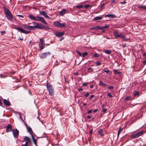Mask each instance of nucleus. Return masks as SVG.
I'll return each mask as SVG.
<instances>
[{"label":"nucleus","instance_id":"2f4dec72","mask_svg":"<svg viewBox=\"0 0 146 146\" xmlns=\"http://www.w3.org/2000/svg\"><path fill=\"white\" fill-rule=\"evenodd\" d=\"M124 36V35H122V34L120 33L119 34L117 38H123V36Z\"/></svg>","mask_w":146,"mask_h":146},{"label":"nucleus","instance_id":"774afa93","mask_svg":"<svg viewBox=\"0 0 146 146\" xmlns=\"http://www.w3.org/2000/svg\"><path fill=\"white\" fill-rule=\"evenodd\" d=\"M18 40H23V39H22V38H19L18 39Z\"/></svg>","mask_w":146,"mask_h":146},{"label":"nucleus","instance_id":"9d476101","mask_svg":"<svg viewBox=\"0 0 146 146\" xmlns=\"http://www.w3.org/2000/svg\"><path fill=\"white\" fill-rule=\"evenodd\" d=\"M12 125L11 124L8 125L6 127V132H8L12 131Z\"/></svg>","mask_w":146,"mask_h":146},{"label":"nucleus","instance_id":"7c9ffc66","mask_svg":"<svg viewBox=\"0 0 146 146\" xmlns=\"http://www.w3.org/2000/svg\"><path fill=\"white\" fill-rule=\"evenodd\" d=\"M99 134L101 136H103V133H102V129H100L98 131Z\"/></svg>","mask_w":146,"mask_h":146},{"label":"nucleus","instance_id":"bb28decb","mask_svg":"<svg viewBox=\"0 0 146 146\" xmlns=\"http://www.w3.org/2000/svg\"><path fill=\"white\" fill-rule=\"evenodd\" d=\"M123 128H120L118 131V133L117 134V136L118 137L120 133L121 132L123 131Z\"/></svg>","mask_w":146,"mask_h":146},{"label":"nucleus","instance_id":"79ce46f5","mask_svg":"<svg viewBox=\"0 0 146 146\" xmlns=\"http://www.w3.org/2000/svg\"><path fill=\"white\" fill-rule=\"evenodd\" d=\"M96 64L98 66H100L101 64V63L98 61H96Z\"/></svg>","mask_w":146,"mask_h":146},{"label":"nucleus","instance_id":"4be33fe9","mask_svg":"<svg viewBox=\"0 0 146 146\" xmlns=\"http://www.w3.org/2000/svg\"><path fill=\"white\" fill-rule=\"evenodd\" d=\"M29 17L30 19L32 20L35 21V20L36 18H35V17H34L32 14H29Z\"/></svg>","mask_w":146,"mask_h":146},{"label":"nucleus","instance_id":"5fc2aeb1","mask_svg":"<svg viewBox=\"0 0 146 146\" xmlns=\"http://www.w3.org/2000/svg\"><path fill=\"white\" fill-rule=\"evenodd\" d=\"M92 110H89V111H88V114L90 113H92Z\"/></svg>","mask_w":146,"mask_h":146},{"label":"nucleus","instance_id":"69168bd1","mask_svg":"<svg viewBox=\"0 0 146 146\" xmlns=\"http://www.w3.org/2000/svg\"><path fill=\"white\" fill-rule=\"evenodd\" d=\"M92 130H90V134H92Z\"/></svg>","mask_w":146,"mask_h":146},{"label":"nucleus","instance_id":"473e14b6","mask_svg":"<svg viewBox=\"0 0 146 146\" xmlns=\"http://www.w3.org/2000/svg\"><path fill=\"white\" fill-rule=\"evenodd\" d=\"M130 99H131V97H130V96H127V97H126L125 98V101H127V100H130Z\"/></svg>","mask_w":146,"mask_h":146},{"label":"nucleus","instance_id":"f257e3e1","mask_svg":"<svg viewBox=\"0 0 146 146\" xmlns=\"http://www.w3.org/2000/svg\"><path fill=\"white\" fill-rule=\"evenodd\" d=\"M4 11L7 18L9 20L11 21L13 20V16L12 13L10 12L9 10L5 7H3Z\"/></svg>","mask_w":146,"mask_h":146},{"label":"nucleus","instance_id":"3c124183","mask_svg":"<svg viewBox=\"0 0 146 146\" xmlns=\"http://www.w3.org/2000/svg\"><path fill=\"white\" fill-rule=\"evenodd\" d=\"M5 33H6V31H1V35H3Z\"/></svg>","mask_w":146,"mask_h":146},{"label":"nucleus","instance_id":"ddd939ff","mask_svg":"<svg viewBox=\"0 0 146 146\" xmlns=\"http://www.w3.org/2000/svg\"><path fill=\"white\" fill-rule=\"evenodd\" d=\"M40 14L41 15L44 16L46 18H50V17L48 16L46 13L44 11H40Z\"/></svg>","mask_w":146,"mask_h":146},{"label":"nucleus","instance_id":"f704fd0d","mask_svg":"<svg viewBox=\"0 0 146 146\" xmlns=\"http://www.w3.org/2000/svg\"><path fill=\"white\" fill-rule=\"evenodd\" d=\"M40 42L41 44H44V40L42 38H41L40 39Z\"/></svg>","mask_w":146,"mask_h":146},{"label":"nucleus","instance_id":"de8ad7c7","mask_svg":"<svg viewBox=\"0 0 146 146\" xmlns=\"http://www.w3.org/2000/svg\"><path fill=\"white\" fill-rule=\"evenodd\" d=\"M107 88L108 89L110 90L111 89H113V86H110L108 87Z\"/></svg>","mask_w":146,"mask_h":146},{"label":"nucleus","instance_id":"7ed1b4c3","mask_svg":"<svg viewBox=\"0 0 146 146\" xmlns=\"http://www.w3.org/2000/svg\"><path fill=\"white\" fill-rule=\"evenodd\" d=\"M34 29L36 28L39 29H42L43 28L50 29V28L47 26H45L44 25H43L41 23H37L36 25L35 26H33Z\"/></svg>","mask_w":146,"mask_h":146},{"label":"nucleus","instance_id":"c85d7f7f","mask_svg":"<svg viewBox=\"0 0 146 146\" xmlns=\"http://www.w3.org/2000/svg\"><path fill=\"white\" fill-rule=\"evenodd\" d=\"M88 73L92 72L93 71V70L91 68H88Z\"/></svg>","mask_w":146,"mask_h":146},{"label":"nucleus","instance_id":"e433bc0d","mask_svg":"<svg viewBox=\"0 0 146 146\" xmlns=\"http://www.w3.org/2000/svg\"><path fill=\"white\" fill-rule=\"evenodd\" d=\"M100 56V55L98 54H94L93 56L95 58L98 57Z\"/></svg>","mask_w":146,"mask_h":146},{"label":"nucleus","instance_id":"cd10ccee","mask_svg":"<svg viewBox=\"0 0 146 146\" xmlns=\"http://www.w3.org/2000/svg\"><path fill=\"white\" fill-rule=\"evenodd\" d=\"M32 140H33V142H34L35 144L36 145V143L37 142L36 140V139L34 138V137H33V135H32Z\"/></svg>","mask_w":146,"mask_h":146},{"label":"nucleus","instance_id":"1a4fd4ad","mask_svg":"<svg viewBox=\"0 0 146 146\" xmlns=\"http://www.w3.org/2000/svg\"><path fill=\"white\" fill-rule=\"evenodd\" d=\"M12 133L14 137L17 138L19 135V131L17 129H14L12 130Z\"/></svg>","mask_w":146,"mask_h":146},{"label":"nucleus","instance_id":"bf43d9fd","mask_svg":"<svg viewBox=\"0 0 146 146\" xmlns=\"http://www.w3.org/2000/svg\"><path fill=\"white\" fill-rule=\"evenodd\" d=\"M87 117L88 119H89L91 118L92 117L88 115L87 116Z\"/></svg>","mask_w":146,"mask_h":146},{"label":"nucleus","instance_id":"4d7b16f0","mask_svg":"<svg viewBox=\"0 0 146 146\" xmlns=\"http://www.w3.org/2000/svg\"><path fill=\"white\" fill-rule=\"evenodd\" d=\"M87 83H84L82 85L83 86H87Z\"/></svg>","mask_w":146,"mask_h":146},{"label":"nucleus","instance_id":"864d4df0","mask_svg":"<svg viewBox=\"0 0 146 146\" xmlns=\"http://www.w3.org/2000/svg\"><path fill=\"white\" fill-rule=\"evenodd\" d=\"M17 16H18V17H21V18H23V15H17Z\"/></svg>","mask_w":146,"mask_h":146},{"label":"nucleus","instance_id":"6e6d98bb","mask_svg":"<svg viewBox=\"0 0 146 146\" xmlns=\"http://www.w3.org/2000/svg\"><path fill=\"white\" fill-rule=\"evenodd\" d=\"M126 3V2H125V1H124L120 2V3L121 4H124L125 3Z\"/></svg>","mask_w":146,"mask_h":146},{"label":"nucleus","instance_id":"09e8293b","mask_svg":"<svg viewBox=\"0 0 146 146\" xmlns=\"http://www.w3.org/2000/svg\"><path fill=\"white\" fill-rule=\"evenodd\" d=\"M90 7V5H85L84 6V7L86 9Z\"/></svg>","mask_w":146,"mask_h":146},{"label":"nucleus","instance_id":"72a5a7b5","mask_svg":"<svg viewBox=\"0 0 146 146\" xmlns=\"http://www.w3.org/2000/svg\"><path fill=\"white\" fill-rule=\"evenodd\" d=\"M88 54L87 52H84V53H83L82 54V56L83 57H84L85 56H86L87 55H88Z\"/></svg>","mask_w":146,"mask_h":146},{"label":"nucleus","instance_id":"39448f33","mask_svg":"<svg viewBox=\"0 0 146 146\" xmlns=\"http://www.w3.org/2000/svg\"><path fill=\"white\" fill-rule=\"evenodd\" d=\"M54 24L55 26L60 27H64L66 25L65 23H61L58 21L54 22Z\"/></svg>","mask_w":146,"mask_h":146},{"label":"nucleus","instance_id":"603ef678","mask_svg":"<svg viewBox=\"0 0 146 146\" xmlns=\"http://www.w3.org/2000/svg\"><path fill=\"white\" fill-rule=\"evenodd\" d=\"M98 109H96L95 110H93V112L94 113H96V112L98 111Z\"/></svg>","mask_w":146,"mask_h":146},{"label":"nucleus","instance_id":"c9c22d12","mask_svg":"<svg viewBox=\"0 0 146 146\" xmlns=\"http://www.w3.org/2000/svg\"><path fill=\"white\" fill-rule=\"evenodd\" d=\"M96 28L97 30L102 29V27H100V26H97V27H96Z\"/></svg>","mask_w":146,"mask_h":146},{"label":"nucleus","instance_id":"0eeeda50","mask_svg":"<svg viewBox=\"0 0 146 146\" xmlns=\"http://www.w3.org/2000/svg\"><path fill=\"white\" fill-rule=\"evenodd\" d=\"M142 133V131L138 132L135 134H132L131 136V137L134 139L137 138L141 135Z\"/></svg>","mask_w":146,"mask_h":146},{"label":"nucleus","instance_id":"0e129e2a","mask_svg":"<svg viewBox=\"0 0 146 146\" xmlns=\"http://www.w3.org/2000/svg\"><path fill=\"white\" fill-rule=\"evenodd\" d=\"M64 38V37H62L60 39V41H61L62 40H63Z\"/></svg>","mask_w":146,"mask_h":146},{"label":"nucleus","instance_id":"6e6552de","mask_svg":"<svg viewBox=\"0 0 146 146\" xmlns=\"http://www.w3.org/2000/svg\"><path fill=\"white\" fill-rule=\"evenodd\" d=\"M16 29L18 31H20V33L25 34H28L30 32V31L24 30L20 27H17Z\"/></svg>","mask_w":146,"mask_h":146},{"label":"nucleus","instance_id":"49530a36","mask_svg":"<svg viewBox=\"0 0 146 146\" xmlns=\"http://www.w3.org/2000/svg\"><path fill=\"white\" fill-rule=\"evenodd\" d=\"M123 38H121L124 41H127V38H125V36H123Z\"/></svg>","mask_w":146,"mask_h":146},{"label":"nucleus","instance_id":"ea45409f","mask_svg":"<svg viewBox=\"0 0 146 146\" xmlns=\"http://www.w3.org/2000/svg\"><path fill=\"white\" fill-rule=\"evenodd\" d=\"M83 7V6L82 5H79L77 6L76 7L78 9H80V8H82Z\"/></svg>","mask_w":146,"mask_h":146},{"label":"nucleus","instance_id":"c756f323","mask_svg":"<svg viewBox=\"0 0 146 146\" xmlns=\"http://www.w3.org/2000/svg\"><path fill=\"white\" fill-rule=\"evenodd\" d=\"M28 131L30 133L32 132V130L31 128L29 127H27Z\"/></svg>","mask_w":146,"mask_h":146},{"label":"nucleus","instance_id":"dca6fc26","mask_svg":"<svg viewBox=\"0 0 146 146\" xmlns=\"http://www.w3.org/2000/svg\"><path fill=\"white\" fill-rule=\"evenodd\" d=\"M24 140L22 142H24V141H25L26 142L27 141L28 143H31V139L28 137H27L26 136L24 138Z\"/></svg>","mask_w":146,"mask_h":146},{"label":"nucleus","instance_id":"4468645a","mask_svg":"<svg viewBox=\"0 0 146 146\" xmlns=\"http://www.w3.org/2000/svg\"><path fill=\"white\" fill-rule=\"evenodd\" d=\"M105 17H108L110 18H113L116 17V16L113 14H109L106 15H105Z\"/></svg>","mask_w":146,"mask_h":146},{"label":"nucleus","instance_id":"412c9836","mask_svg":"<svg viewBox=\"0 0 146 146\" xmlns=\"http://www.w3.org/2000/svg\"><path fill=\"white\" fill-rule=\"evenodd\" d=\"M99 85L104 86H106L107 85L106 84L104 83L102 81H100L99 82Z\"/></svg>","mask_w":146,"mask_h":146},{"label":"nucleus","instance_id":"b1692460","mask_svg":"<svg viewBox=\"0 0 146 146\" xmlns=\"http://www.w3.org/2000/svg\"><path fill=\"white\" fill-rule=\"evenodd\" d=\"M113 33L115 37H117L118 36L119 34L117 31H114L113 32Z\"/></svg>","mask_w":146,"mask_h":146},{"label":"nucleus","instance_id":"e2e57ef3","mask_svg":"<svg viewBox=\"0 0 146 146\" xmlns=\"http://www.w3.org/2000/svg\"><path fill=\"white\" fill-rule=\"evenodd\" d=\"M107 110V109H104L102 111L103 112H106Z\"/></svg>","mask_w":146,"mask_h":146},{"label":"nucleus","instance_id":"a878e982","mask_svg":"<svg viewBox=\"0 0 146 146\" xmlns=\"http://www.w3.org/2000/svg\"><path fill=\"white\" fill-rule=\"evenodd\" d=\"M113 72L114 74H120L121 73V72L119 71H118L116 69L113 70Z\"/></svg>","mask_w":146,"mask_h":146},{"label":"nucleus","instance_id":"aec40b11","mask_svg":"<svg viewBox=\"0 0 146 146\" xmlns=\"http://www.w3.org/2000/svg\"><path fill=\"white\" fill-rule=\"evenodd\" d=\"M45 44H39V47L40 48V50L43 49L44 48Z\"/></svg>","mask_w":146,"mask_h":146},{"label":"nucleus","instance_id":"f03ea898","mask_svg":"<svg viewBox=\"0 0 146 146\" xmlns=\"http://www.w3.org/2000/svg\"><path fill=\"white\" fill-rule=\"evenodd\" d=\"M46 86L49 95L51 96H53L54 94V90L52 85L50 83L47 82Z\"/></svg>","mask_w":146,"mask_h":146},{"label":"nucleus","instance_id":"a211bd4d","mask_svg":"<svg viewBox=\"0 0 146 146\" xmlns=\"http://www.w3.org/2000/svg\"><path fill=\"white\" fill-rule=\"evenodd\" d=\"M66 9H63L59 13V14L60 15H61V16L62 15L66 13Z\"/></svg>","mask_w":146,"mask_h":146},{"label":"nucleus","instance_id":"8fccbe9b","mask_svg":"<svg viewBox=\"0 0 146 146\" xmlns=\"http://www.w3.org/2000/svg\"><path fill=\"white\" fill-rule=\"evenodd\" d=\"M76 52L80 56H82V53H81V52H79L78 50L76 51Z\"/></svg>","mask_w":146,"mask_h":146},{"label":"nucleus","instance_id":"052dcab7","mask_svg":"<svg viewBox=\"0 0 146 146\" xmlns=\"http://www.w3.org/2000/svg\"><path fill=\"white\" fill-rule=\"evenodd\" d=\"M143 64L144 65L146 64V60H145L143 62Z\"/></svg>","mask_w":146,"mask_h":146},{"label":"nucleus","instance_id":"423d86ee","mask_svg":"<svg viewBox=\"0 0 146 146\" xmlns=\"http://www.w3.org/2000/svg\"><path fill=\"white\" fill-rule=\"evenodd\" d=\"M51 53L50 52H44L42 53L40 56V57L41 59L45 58L48 56H50L51 55Z\"/></svg>","mask_w":146,"mask_h":146},{"label":"nucleus","instance_id":"680f3d73","mask_svg":"<svg viewBox=\"0 0 146 146\" xmlns=\"http://www.w3.org/2000/svg\"><path fill=\"white\" fill-rule=\"evenodd\" d=\"M83 90V89L82 88H80L79 89V91H82Z\"/></svg>","mask_w":146,"mask_h":146},{"label":"nucleus","instance_id":"5701e85b","mask_svg":"<svg viewBox=\"0 0 146 146\" xmlns=\"http://www.w3.org/2000/svg\"><path fill=\"white\" fill-rule=\"evenodd\" d=\"M104 52L106 54H110L111 52V51L110 50H104Z\"/></svg>","mask_w":146,"mask_h":146},{"label":"nucleus","instance_id":"a19ab883","mask_svg":"<svg viewBox=\"0 0 146 146\" xmlns=\"http://www.w3.org/2000/svg\"><path fill=\"white\" fill-rule=\"evenodd\" d=\"M90 29L91 30H97L96 27H92L90 28Z\"/></svg>","mask_w":146,"mask_h":146},{"label":"nucleus","instance_id":"58836bf2","mask_svg":"<svg viewBox=\"0 0 146 146\" xmlns=\"http://www.w3.org/2000/svg\"><path fill=\"white\" fill-rule=\"evenodd\" d=\"M108 96H109L110 98H112L113 96L110 93H108L107 94Z\"/></svg>","mask_w":146,"mask_h":146},{"label":"nucleus","instance_id":"6ab92c4d","mask_svg":"<svg viewBox=\"0 0 146 146\" xmlns=\"http://www.w3.org/2000/svg\"><path fill=\"white\" fill-rule=\"evenodd\" d=\"M102 17L101 16H98L94 18L93 20L94 21H97L99 20H101L102 19Z\"/></svg>","mask_w":146,"mask_h":146},{"label":"nucleus","instance_id":"2eb2a0df","mask_svg":"<svg viewBox=\"0 0 146 146\" xmlns=\"http://www.w3.org/2000/svg\"><path fill=\"white\" fill-rule=\"evenodd\" d=\"M3 102L7 106H9L10 105V103L9 101L5 99L3 100Z\"/></svg>","mask_w":146,"mask_h":146},{"label":"nucleus","instance_id":"c03bdc74","mask_svg":"<svg viewBox=\"0 0 146 146\" xmlns=\"http://www.w3.org/2000/svg\"><path fill=\"white\" fill-rule=\"evenodd\" d=\"M28 143L27 141H26L25 144L22 145V146H28Z\"/></svg>","mask_w":146,"mask_h":146},{"label":"nucleus","instance_id":"13d9d810","mask_svg":"<svg viewBox=\"0 0 146 146\" xmlns=\"http://www.w3.org/2000/svg\"><path fill=\"white\" fill-rule=\"evenodd\" d=\"M94 97V96L93 95H92L90 98V99H92V98Z\"/></svg>","mask_w":146,"mask_h":146},{"label":"nucleus","instance_id":"37998d69","mask_svg":"<svg viewBox=\"0 0 146 146\" xmlns=\"http://www.w3.org/2000/svg\"><path fill=\"white\" fill-rule=\"evenodd\" d=\"M139 94V92L138 91L136 92L135 93L134 96H136L138 95Z\"/></svg>","mask_w":146,"mask_h":146},{"label":"nucleus","instance_id":"4c0bfd02","mask_svg":"<svg viewBox=\"0 0 146 146\" xmlns=\"http://www.w3.org/2000/svg\"><path fill=\"white\" fill-rule=\"evenodd\" d=\"M109 27V26H108L107 25H105L103 26L102 27V29H105V28H107Z\"/></svg>","mask_w":146,"mask_h":146},{"label":"nucleus","instance_id":"20e7f679","mask_svg":"<svg viewBox=\"0 0 146 146\" xmlns=\"http://www.w3.org/2000/svg\"><path fill=\"white\" fill-rule=\"evenodd\" d=\"M35 21H40L45 24L47 25L44 18L39 16H36Z\"/></svg>","mask_w":146,"mask_h":146},{"label":"nucleus","instance_id":"f8f14e48","mask_svg":"<svg viewBox=\"0 0 146 146\" xmlns=\"http://www.w3.org/2000/svg\"><path fill=\"white\" fill-rule=\"evenodd\" d=\"M65 33L64 32H56L55 33V35L56 36L60 37L62 36Z\"/></svg>","mask_w":146,"mask_h":146},{"label":"nucleus","instance_id":"9b49d317","mask_svg":"<svg viewBox=\"0 0 146 146\" xmlns=\"http://www.w3.org/2000/svg\"><path fill=\"white\" fill-rule=\"evenodd\" d=\"M23 28L27 29H29L30 30H34L33 26H31L27 25H23Z\"/></svg>","mask_w":146,"mask_h":146},{"label":"nucleus","instance_id":"f3484780","mask_svg":"<svg viewBox=\"0 0 146 146\" xmlns=\"http://www.w3.org/2000/svg\"><path fill=\"white\" fill-rule=\"evenodd\" d=\"M137 7L138 8L142 9L144 10H146V6H143L142 5H138Z\"/></svg>","mask_w":146,"mask_h":146},{"label":"nucleus","instance_id":"338daca9","mask_svg":"<svg viewBox=\"0 0 146 146\" xmlns=\"http://www.w3.org/2000/svg\"><path fill=\"white\" fill-rule=\"evenodd\" d=\"M104 4H103L101 6V8H102V7H104Z\"/></svg>","mask_w":146,"mask_h":146},{"label":"nucleus","instance_id":"a18cd8bd","mask_svg":"<svg viewBox=\"0 0 146 146\" xmlns=\"http://www.w3.org/2000/svg\"><path fill=\"white\" fill-rule=\"evenodd\" d=\"M89 93L88 92H87L86 94H84V96L85 97H88L89 95Z\"/></svg>","mask_w":146,"mask_h":146},{"label":"nucleus","instance_id":"393cba45","mask_svg":"<svg viewBox=\"0 0 146 146\" xmlns=\"http://www.w3.org/2000/svg\"><path fill=\"white\" fill-rule=\"evenodd\" d=\"M104 71L107 74H110L109 72H110L109 70L107 68H105L103 69Z\"/></svg>","mask_w":146,"mask_h":146}]
</instances>
